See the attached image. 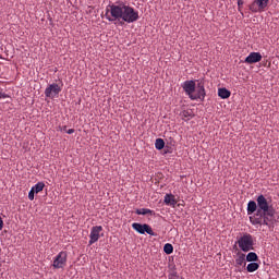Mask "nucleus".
<instances>
[{
	"label": "nucleus",
	"mask_w": 279,
	"mask_h": 279,
	"mask_svg": "<svg viewBox=\"0 0 279 279\" xmlns=\"http://www.w3.org/2000/svg\"><path fill=\"white\" fill-rule=\"evenodd\" d=\"M105 19L114 25L132 24L140 20V13L126 2H117L106 7Z\"/></svg>",
	"instance_id": "1"
},
{
	"label": "nucleus",
	"mask_w": 279,
	"mask_h": 279,
	"mask_svg": "<svg viewBox=\"0 0 279 279\" xmlns=\"http://www.w3.org/2000/svg\"><path fill=\"white\" fill-rule=\"evenodd\" d=\"M257 211L253 217H250V222L253 226H266L270 231L276 228V208L271 199H267L265 195L260 194L256 198Z\"/></svg>",
	"instance_id": "2"
},
{
	"label": "nucleus",
	"mask_w": 279,
	"mask_h": 279,
	"mask_svg": "<svg viewBox=\"0 0 279 279\" xmlns=\"http://www.w3.org/2000/svg\"><path fill=\"white\" fill-rule=\"evenodd\" d=\"M238 245L244 253L254 250V236L250 233H244L241 238H239Z\"/></svg>",
	"instance_id": "3"
},
{
	"label": "nucleus",
	"mask_w": 279,
	"mask_h": 279,
	"mask_svg": "<svg viewBox=\"0 0 279 279\" xmlns=\"http://www.w3.org/2000/svg\"><path fill=\"white\" fill-rule=\"evenodd\" d=\"M68 265V252L61 251L53 258L52 267L54 269H63Z\"/></svg>",
	"instance_id": "4"
},
{
	"label": "nucleus",
	"mask_w": 279,
	"mask_h": 279,
	"mask_svg": "<svg viewBox=\"0 0 279 279\" xmlns=\"http://www.w3.org/2000/svg\"><path fill=\"white\" fill-rule=\"evenodd\" d=\"M205 98H206L205 83L199 82L195 86V92L193 93V96H191V100H202V101H204Z\"/></svg>",
	"instance_id": "5"
},
{
	"label": "nucleus",
	"mask_w": 279,
	"mask_h": 279,
	"mask_svg": "<svg viewBox=\"0 0 279 279\" xmlns=\"http://www.w3.org/2000/svg\"><path fill=\"white\" fill-rule=\"evenodd\" d=\"M132 228L141 234L147 233L148 235H151V236L158 235L157 233L154 232L153 228L146 223L142 225L138 222H134V223H132Z\"/></svg>",
	"instance_id": "6"
},
{
	"label": "nucleus",
	"mask_w": 279,
	"mask_h": 279,
	"mask_svg": "<svg viewBox=\"0 0 279 279\" xmlns=\"http://www.w3.org/2000/svg\"><path fill=\"white\" fill-rule=\"evenodd\" d=\"M62 88L58 84H50L44 92L45 97L54 99L58 98Z\"/></svg>",
	"instance_id": "7"
},
{
	"label": "nucleus",
	"mask_w": 279,
	"mask_h": 279,
	"mask_svg": "<svg viewBox=\"0 0 279 279\" xmlns=\"http://www.w3.org/2000/svg\"><path fill=\"white\" fill-rule=\"evenodd\" d=\"M268 4L269 0H254V2L250 4V11L253 13L263 12L265 11Z\"/></svg>",
	"instance_id": "8"
},
{
	"label": "nucleus",
	"mask_w": 279,
	"mask_h": 279,
	"mask_svg": "<svg viewBox=\"0 0 279 279\" xmlns=\"http://www.w3.org/2000/svg\"><path fill=\"white\" fill-rule=\"evenodd\" d=\"M104 230L101 226H95L90 229L89 233V241L88 244L93 245L94 243L98 242L100 239V232Z\"/></svg>",
	"instance_id": "9"
},
{
	"label": "nucleus",
	"mask_w": 279,
	"mask_h": 279,
	"mask_svg": "<svg viewBox=\"0 0 279 279\" xmlns=\"http://www.w3.org/2000/svg\"><path fill=\"white\" fill-rule=\"evenodd\" d=\"M182 88L185 92V94L189 96V98L192 99V96L196 92V82L195 81H186L182 84Z\"/></svg>",
	"instance_id": "10"
},
{
	"label": "nucleus",
	"mask_w": 279,
	"mask_h": 279,
	"mask_svg": "<svg viewBox=\"0 0 279 279\" xmlns=\"http://www.w3.org/2000/svg\"><path fill=\"white\" fill-rule=\"evenodd\" d=\"M247 263H246V254H243V253H238L236 254V258H235V268H236V271L239 272H242L243 269L241 268L242 266L243 267H246Z\"/></svg>",
	"instance_id": "11"
},
{
	"label": "nucleus",
	"mask_w": 279,
	"mask_h": 279,
	"mask_svg": "<svg viewBox=\"0 0 279 279\" xmlns=\"http://www.w3.org/2000/svg\"><path fill=\"white\" fill-rule=\"evenodd\" d=\"M262 60L263 54H260V52H250L244 62L247 64H254L260 62Z\"/></svg>",
	"instance_id": "12"
},
{
	"label": "nucleus",
	"mask_w": 279,
	"mask_h": 279,
	"mask_svg": "<svg viewBox=\"0 0 279 279\" xmlns=\"http://www.w3.org/2000/svg\"><path fill=\"white\" fill-rule=\"evenodd\" d=\"M180 117L184 122H189L190 120L195 118V114L193 110H183L180 113Z\"/></svg>",
	"instance_id": "13"
},
{
	"label": "nucleus",
	"mask_w": 279,
	"mask_h": 279,
	"mask_svg": "<svg viewBox=\"0 0 279 279\" xmlns=\"http://www.w3.org/2000/svg\"><path fill=\"white\" fill-rule=\"evenodd\" d=\"M166 205L175 206L178 204L175 196L173 194H166L163 198Z\"/></svg>",
	"instance_id": "14"
},
{
	"label": "nucleus",
	"mask_w": 279,
	"mask_h": 279,
	"mask_svg": "<svg viewBox=\"0 0 279 279\" xmlns=\"http://www.w3.org/2000/svg\"><path fill=\"white\" fill-rule=\"evenodd\" d=\"M246 210H247V215H252L255 211H258V203L256 204V202L250 201L247 203V209Z\"/></svg>",
	"instance_id": "15"
},
{
	"label": "nucleus",
	"mask_w": 279,
	"mask_h": 279,
	"mask_svg": "<svg viewBox=\"0 0 279 279\" xmlns=\"http://www.w3.org/2000/svg\"><path fill=\"white\" fill-rule=\"evenodd\" d=\"M218 96L221 98V99H228L231 97V92L228 90L227 88H219L218 89Z\"/></svg>",
	"instance_id": "16"
},
{
	"label": "nucleus",
	"mask_w": 279,
	"mask_h": 279,
	"mask_svg": "<svg viewBox=\"0 0 279 279\" xmlns=\"http://www.w3.org/2000/svg\"><path fill=\"white\" fill-rule=\"evenodd\" d=\"M259 268H260V265L256 262H251L246 266L247 272H254V271L258 270Z\"/></svg>",
	"instance_id": "17"
},
{
	"label": "nucleus",
	"mask_w": 279,
	"mask_h": 279,
	"mask_svg": "<svg viewBox=\"0 0 279 279\" xmlns=\"http://www.w3.org/2000/svg\"><path fill=\"white\" fill-rule=\"evenodd\" d=\"M45 186L46 184L44 182H38L31 190H33L35 194H38L39 192L44 191Z\"/></svg>",
	"instance_id": "18"
},
{
	"label": "nucleus",
	"mask_w": 279,
	"mask_h": 279,
	"mask_svg": "<svg viewBox=\"0 0 279 279\" xmlns=\"http://www.w3.org/2000/svg\"><path fill=\"white\" fill-rule=\"evenodd\" d=\"M246 262H251V263H254V262H258V255L254 252H250L246 256Z\"/></svg>",
	"instance_id": "19"
},
{
	"label": "nucleus",
	"mask_w": 279,
	"mask_h": 279,
	"mask_svg": "<svg viewBox=\"0 0 279 279\" xmlns=\"http://www.w3.org/2000/svg\"><path fill=\"white\" fill-rule=\"evenodd\" d=\"M165 147H166V143H165V141H163L162 138L156 140V142H155V148H156L157 150H162Z\"/></svg>",
	"instance_id": "20"
},
{
	"label": "nucleus",
	"mask_w": 279,
	"mask_h": 279,
	"mask_svg": "<svg viewBox=\"0 0 279 279\" xmlns=\"http://www.w3.org/2000/svg\"><path fill=\"white\" fill-rule=\"evenodd\" d=\"M163 252H165L167 255L172 254V253L174 252L173 245L170 244V243L165 244V246H163Z\"/></svg>",
	"instance_id": "21"
},
{
	"label": "nucleus",
	"mask_w": 279,
	"mask_h": 279,
	"mask_svg": "<svg viewBox=\"0 0 279 279\" xmlns=\"http://www.w3.org/2000/svg\"><path fill=\"white\" fill-rule=\"evenodd\" d=\"M154 211L151 209H147V208H141V209H136L135 214L137 215H151Z\"/></svg>",
	"instance_id": "22"
},
{
	"label": "nucleus",
	"mask_w": 279,
	"mask_h": 279,
	"mask_svg": "<svg viewBox=\"0 0 279 279\" xmlns=\"http://www.w3.org/2000/svg\"><path fill=\"white\" fill-rule=\"evenodd\" d=\"M168 279H183V277H181L180 275H178V272H171L168 276Z\"/></svg>",
	"instance_id": "23"
},
{
	"label": "nucleus",
	"mask_w": 279,
	"mask_h": 279,
	"mask_svg": "<svg viewBox=\"0 0 279 279\" xmlns=\"http://www.w3.org/2000/svg\"><path fill=\"white\" fill-rule=\"evenodd\" d=\"M28 199L29 201H34L35 199V192H34V190H29V192H28Z\"/></svg>",
	"instance_id": "24"
},
{
	"label": "nucleus",
	"mask_w": 279,
	"mask_h": 279,
	"mask_svg": "<svg viewBox=\"0 0 279 279\" xmlns=\"http://www.w3.org/2000/svg\"><path fill=\"white\" fill-rule=\"evenodd\" d=\"M9 96L3 93V89H0V99H7Z\"/></svg>",
	"instance_id": "25"
},
{
	"label": "nucleus",
	"mask_w": 279,
	"mask_h": 279,
	"mask_svg": "<svg viewBox=\"0 0 279 279\" xmlns=\"http://www.w3.org/2000/svg\"><path fill=\"white\" fill-rule=\"evenodd\" d=\"M163 151L165 154H172V149L169 147H165Z\"/></svg>",
	"instance_id": "26"
},
{
	"label": "nucleus",
	"mask_w": 279,
	"mask_h": 279,
	"mask_svg": "<svg viewBox=\"0 0 279 279\" xmlns=\"http://www.w3.org/2000/svg\"><path fill=\"white\" fill-rule=\"evenodd\" d=\"M4 222L2 217L0 216V231L3 229Z\"/></svg>",
	"instance_id": "27"
},
{
	"label": "nucleus",
	"mask_w": 279,
	"mask_h": 279,
	"mask_svg": "<svg viewBox=\"0 0 279 279\" xmlns=\"http://www.w3.org/2000/svg\"><path fill=\"white\" fill-rule=\"evenodd\" d=\"M65 133L69 134V135H71V134L75 133V130L69 129L68 131H65Z\"/></svg>",
	"instance_id": "28"
},
{
	"label": "nucleus",
	"mask_w": 279,
	"mask_h": 279,
	"mask_svg": "<svg viewBox=\"0 0 279 279\" xmlns=\"http://www.w3.org/2000/svg\"><path fill=\"white\" fill-rule=\"evenodd\" d=\"M66 129H68L66 126H63V130H62V131L66 132V131H68Z\"/></svg>",
	"instance_id": "29"
},
{
	"label": "nucleus",
	"mask_w": 279,
	"mask_h": 279,
	"mask_svg": "<svg viewBox=\"0 0 279 279\" xmlns=\"http://www.w3.org/2000/svg\"><path fill=\"white\" fill-rule=\"evenodd\" d=\"M241 4H243V2H238V5H241Z\"/></svg>",
	"instance_id": "30"
},
{
	"label": "nucleus",
	"mask_w": 279,
	"mask_h": 279,
	"mask_svg": "<svg viewBox=\"0 0 279 279\" xmlns=\"http://www.w3.org/2000/svg\"><path fill=\"white\" fill-rule=\"evenodd\" d=\"M1 251H2V250H1V247H0V253H1Z\"/></svg>",
	"instance_id": "31"
}]
</instances>
